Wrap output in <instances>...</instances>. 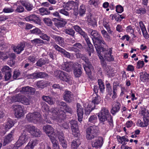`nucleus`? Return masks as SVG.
Returning <instances> with one entry per match:
<instances>
[{"instance_id": "f257e3e1", "label": "nucleus", "mask_w": 149, "mask_h": 149, "mask_svg": "<svg viewBox=\"0 0 149 149\" xmlns=\"http://www.w3.org/2000/svg\"><path fill=\"white\" fill-rule=\"evenodd\" d=\"M88 32L93 37L92 38V40L99 57L103 59V57L104 56L109 61L113 60V56L111 55V54L112 52V48H109L106 45V47H101L96 44L95 42H94V39L100 34L99 32L96 30L91 29L89 30Z\"/></svg>"}, {"instance_id": "f03ea898", "label": "nucleus", "mask_w": 149, "mask_h": 149, "mask_svg": "<svg viewBox=\"0 0 149 149\" xmlns=\"http://www.w3.org/2000/svg\"><path fill=\"white\" fill-rule=\"evenodd\" d=\"M41 105L43 111L47 112L49 111L52 114L51 118L52 119L60 123L63 120L65 116V113L64 111L61 109H58L56 108H52L49 110L48 106L45 102H42Z\"/></svg>"}, {"instance_id": "7ed1b4c3", "label": "nucleus", "mask_w": 149, "mask_h": 149, "mask_svg": "<svg viewBox=\"0 0 149 149\" xmlns=\"http://www.w3.org/2000/svg\"><path fill=\"white\" fill-rule=\"evenodd\" d=\"M97 116L100 124L104 125L105 124V122L107 121L111 126H113L112 117L107 108L102 107Z\"/></svg>"}, {"instance_id": "20e7f679", "label": "nucleus", "mask_w": 149, "mask_h": 149, "mask_svg": "<svg viewBox=\"0 0 149 149\" xmlns=\"http://www.w3.org/2000/svg\"><path fill=\"white\" fill-rule=\"evenodd\" d=\"M98 128L97 126H91L88 127L86 130V138L88 140L93 139L99 133Z\"/></svg>"}, {"instance_id": "39448f33", "label": "nucleus", "mask_w": 149, "mask_h": 149, "mask_svg": "<svg viewBox=\"0 0 149 149\" xmlns=\"http://www.w3.org/2000/svg\"><path fill=\"white\" fill-rule=\"evenodd\" d=\"M26 120L29 122L36 123L41 120V116L38 112H35L33 113H29L26 116Z\"/></svg>"}, {"instance_id": "423d86ee", "label": "nucleus", "mask_w": 149, "mask_h": 149, "mask_svg": "<svg viewBox=\"0 0 149 149\" xmlns=\"http://www.w3.org/2000/svg\"><path fill=\"white\" fill-rule=\"evenodd\" d=\"M54 75L56 77H58L60 79L68 83H72V78L69 76L66 73L60 70L55 72Z\"/></svg>"}, {"instance_id": "0eeeda50", "label": "nucleus", "mask_w": 149, "mask_h": 149, "mask_svg": "<svg viewBox=\"0 0 149 149\" xmlns=\"http://www.w3.org/2000/svg\"><path fill=\"white\" fill-rule=\"evenodd\" d=\"M43 129L44 131L45 132L50 139L53 137H56L57 132H54L53 128L50 125H47L43 127Z\"/></svg>"}, {"instance_id": "6e6552de", "label": "nucleus", "mask_w": 149, "mask_h": 149, "mask_svg": "<svg viewBox=\"0 0 149 149\" xmlns=\"http://www.w3.org/2000/svg\"><path fill=\"white\" fill-rule=\"evenodd\" d=\"M29 138L28 134L24 131L19 136V139L15 143L16 147H19L23 144L26 143L28 141Z\"/></svg>"}, {"instance_id": "1a4fd4ad", "label": "nucleus", "mask_w": 149, "mask_h": 149, "mask_svg": "<svg viewBox=\"0 0 149 149\" xmlns=\"http://www.w3.org/2000/svg\"><path fill=\"white\" fill-rule=\"evenodd\" d=\"M12 107L15 111V116L17 118H20L24 116V113L23 108L21 105H13Z\"/></svg>"}, {"instance_id": "9d476101", "label": "nucleus", "mask_w": 149, "mask_h": 149, "mask_svg": "<svg viewBox=\"0 0 149 149\" xmlns=\"http://www.w3.org/2000/svg\"><path fill=\"white\" fill-rule=\"evenodd\" d=\"M25 129L33 136L35 137H39L41 134V132L39 129L33 125H26Z\"/></svg>"}, {"instance_id": "9b49d317", "label": "nucleus", "mask_w": 149, "mask_h": 149, "mask_svg": "<svg viewBox=\"0 0 149 149\" xmlns=\"http://www.w3.org/2000/svg\"><path fill=\"white\" fill-rule=\"evenodd\" d=\"M52 46L56 50L61 53L63 56L69 58H72V54L67 52L57 44H54L52 45Z\"/></svg>"}, {"instance_id": "f8f14e48", "label": "nucleus", "mask_w": 149, "mask_h": 149, "mask_svg": "<svg viewBox=\"0 0 149 149\" xmlns=\"http://www.w3.org/2000/svg\"><path fill=\"white\" fill-rule=\"evenodd\" d=\"M75 65L78 66V67H81V65L79 64L78 63H76L74 64ZM73 64L72 62H64L62 64L61 66V68L67 72H69L71 71L73 67Z\"/></svg>"}, {"instance_id": "ddd939ff", "label": "nucleus", "mask_w": 149, "mask_h": 149, "mask_svg": "<svg viewBox=\"0 0 149 149\" xmlns=\"http://www.w3.org/2000/svg\"><path fill=\"white\" fill-rule=\"evenodd\" d=\"M63 97L65 101L69 103L72 102L74 100L73 94L71 92L67 90L64 92Z\"/></svg>"}, {"instance_id": "4468645a", "label": "nucleus", "mask_w": 149, "mask_h": 149, "mask_svg": "<svg viewBox=\"0 0 149 149\" xmlns=\"http://www.w3.org/2000/svg\"><path fill=\"white\" fill-rule=\"evenodd\" d=\"M72 134L77 137L79 132L77 121L75 120H71L70 121Z\"/></svg>"}, {"instance_id": "2eb2a0df", "label": "nucleus", "mask_w": 149, "mask_h": 149, "mask_svg": "<svg viewBox=\"0 0 149 149\" xmlns=\"http://www.w3.org/2000/svg\"><path fill=\"white\" fill-rule=\"evenodd\" d=\"M79 3L78 2H74L73 1H70L66 4V9L68 10H70L73 8L74 11H78V9Z\"/></svg>"}, {"instance_id": "dca6fc26", "label": "nucleus", "mask_w": 149, "mask_h": 149, "mask_svg": "<svg viewBox=\"0 0 149 149\" xmlns=\"http://www.w3.org/2000/svg\"><path fill=\"white\" fill-rule=\"evenodd\" d=\"M112 53L111 54V55L113 56V60L109 61L107 59L104 57L103 56V59H101L100 57V59L101 60V63L102 64V65L103 66L104 68L106 69V71H107V72L109 74H111L112 73V68L110 66H107L106 63L104 61V59L107 60V61L109 62L113 61H114V57L113 55H111Z\"/></svg>"}, {"instance_id": "f3484780", "label": "nucleus", "mask_w": 149, "mask_h": 149, "mask_svg": "<svg viewBox=\"0 0 149 149\" xmlns=\"http://www.w3.org/2000/svg\"><path fill=\"white\" fill-rule=\"evenodd\" d=\"M76 112L78 120L81 122L82 121L84 113L83 109L79 103H77L76 106Z\"/></svg>"}, {"instance_id": "a211bd4d", "label": "nucleus", "mask_w": 149, "mask_h": 149, "mask_svg": "<svg viewBox=\"0 0 149 149\" xmlns=\"http://www.w3.org/2000/svg\"><path fill=\"white\" fill-rule=\"evenodd\" d=\"M27 21H33L35 23L39 25L41 24V22L40 18L35 15L32 14L25 18Z\"/></svg>"}, {"instance_id": "6ab92c4d", "label": "nucleus", "mask_w": 149, "mask_h": 149, "mask_svg": "<svg viewBox=\"0 0 149 149\" xmlns=\"http://www.w3.org/2000/svg\"><path fill=\"white\" fill-rule=\"evenodd\" d=\"M120 107L121 105L120 103L117 101L113 102L111 110V113L113 115L115 114L119 111Z\"/></svg>"}, {"instance_id": "aec40b11", "label": "nucleus", "mask_w": 149, "mask_h": 149, "mask_svg": "<svg viewBox=\"0 0 149 149\" xmlns=\"http://www.w3.org/2000/svg\"><path fill=\"white\" fill-rule=\"evenodd\" d=\"M103 139L101 137H99L92 143V146L93 148H100L103 144Z\"/></svg>"}, {"instance_id": "412c9836", "label": "nucleus", "mask_w": 149, "mask_h": 149, "mask_svg": "<svg viewBox=\"0 0 149 149\" xmlns=\"http://www.w3.org/2000/svg\"><path fill=\"white\" fill-rule=\"evenodd\" d=\"M57 135L61 144L63 148H66L67 147V144L66 141L64 139L63 133L62 132H57Z\"/></svg>"}, {"instance_id": "4be33fe9", "label": "nucleus", "mask_w": 149, "mask_h": 149, "mask_svg": "<svg viewBox=\"0 0 149 149\" xmlns=\"http://www.w3.org/2000/svg\"><path fill=\"white\" fill-rule=\"evenodd\" d=\"M19 2L29 11L31 10L34 7L33 5L25 0H19Z\"/></svg>"}, {"instance_id": "5701e85b", "label": "nucleus", "mask_w": 149, "mask_h": 149, "mask_svg": "<svg viewBox=\"0 0 149 149\" xmlns=\"http://www.w3.org/2000/svg\"><path fill=\"white\" fill-rule=\"evenodd\" d=\"M25 46V45L24 42H21L17 46H14L13 47V50L17 54H19L24 50Z\"/></svg>"}, {"instance_id": "b1692460", "label": "nucleus", "mask_w": 149, "mask_h": 149, "mask_svg": "<svg viewBox=\"0 0 149 149\" xmlns=\"http://www.w3.org/2000/svg\"><path fill=\"white\" fill-rule=\"evenodd\" d=\"M14 131L12 130L11 132L6 136L3 140V145L6 146V144L10 143L13 139V134Z\"/></svg>"}, {"instance_id": "393cba45", "label": "nucleus", "mask_w": 149, "mask_h": 149, "mask_svg": "<svg viewBox=\"0 0 149 149\" xmlns=\"http://www.w3.org/2000/svg\"><path fill=\"white\" fill-rule=\"evenodd\" d=\"M50 36L57 42L60 46L62 47H64L65 42L63 38L52 34H50Z\"/></svg>"}, {"instance_id": "a878e982", "label": "nucleus", "mask_w": 149, "mask_h": 149, "mask_svg": "<svg viewBox=\"0 0 149 149\" xmlns=\"http://www.w3.org/2000/svg\"><path fill=\"white\" fill-rule=\"evenodd\" d=\"M35 91V89L29 86L24 87L22 88L20 92L22 93L29 94L30 93H34Z\"/></svg>"}, {"instance_id": "bb28decb", "label": "nucleus", "mask_w": 149, "mask_h": 149, "mask_svg": "<svg viewBox=\"0 0 149 149\" xmlns=\"http://www.w3.org/2000/svg\"><path fill=\"white\" fill-rule=\"evenodd\" d=\"M42 98L43 100L51 105L55 103V98L48 96L43 95L42 96Z\"/></svg>"}, {"instance_id": "cd10ccee", "label": "nucleus", "mask_w": 149, "mask_h": 149, "mask_svg": "<svg viewBox=\"0 0 149 149\" xmlns=\"http://www.w3.org/2000/svg\"><path fill=\"white\" fill-rule=\"evenodd\" d=\"M100 101V97L98 96L97 94L94 93L93 95L92 100V101H90L89 102H92L91 105L95 106L98 104Z\"/></svg>"}, {"instance_id": "c85d7f7f", "label": "nucleus", "mask_w": 149, "mask_h": 149, "mask_svg": "<svg viewBox=\"0 0 149 149\" xmlns=\"http://www.w3.org/2000/svg\"><path fill=\"white\" fill-rule=\"evenodd\" d=\"M141 115L143 116V118L146 119L148 122L149 123V110L143 108L141 110Z\"/></svg>"}, {"instance_id": "c756f323", "label": "nucleus", "mask_w": 149, "mask_h": 149, "mask_svg": "<svg viewBox=\"0 0 149 149\" xmlns=\"http://www.w3.org/2000/svg\"><path fill=\"white\" fill-rule=\"evenodd\" d=\"M144 122L141 121L140 120H139L137 121V125L140 127H147L149 124L147 120L144 118H143Z\"/></svg>"}, {"instance_id": "7c9ffc66", "label": "nucleus", "mask_w": 149, "mask_h": 149, "mask_svg": "<svg viewBox=\"0 0 149 149\" xmlns=\"http://www.w3.org/2000/svg\"><path fill=\"white\" fill-rule=\"evenodd\" d=\"M14 123L13 120L10 119H8L7 122L5 123L4 128L7 131L14 126Z\"/></svg>"}, {"instance_id": "2f4dec72", "label": "nucleus", "mask_w": 149, "mask_h": 149, "mask_svg": "<svg viewBox=\"0 0 149 149\" xmlns=\"http://www.w3.org/2000/svg\"><path fill=\"white\" fill-rule=\"evenodd\" d=\"M92 103V102H89L88 106L85 109V113L86 115H89L91 111L94 109L95 107V106L91 105Z\"/></svg>"}, {"instance_id": "473e14b6", "label": "nucleus", "mask_w": 149, "mask_h": 149, "mask_svg": "<svg viewBox=\"0 0 149 149\" xmlns=\"http://www.w3.org/2000/svg\"><path fill=\"white\" fill-rule=\"evenodd\" d=\"M89 64H87L86 65H83V67L86 74L90 77L91 75V69L92 68V66L91 63H90Z\"/></svg>"}, {"instance_id": "72a5a7b5", "label": "nucleus", "mask_w": 149, "mask_h": 149, "mask_svg": "<svg viewBox=\"0 0 149 149\" xmlns=\"http://www.w3.org/2000/svg\"><path fill=\"white\" fill-rule=\"evenodd\" d=\"M38 143L37 140L30 141L26 146L25 148L26 149H33L34 147Z\"/></svg>"}, {"instance_id": "f704fd0d", "label": "nucleus", "mask_w": 149, "mask_h": 149, "mask_svg": "<svg viewBox=\"0 0 149 149\" xmlns=\"http://www.w3.org/2000/svg\"><path fill=\"white\" fill-rule=\"evenodd\" d=\"M22 95L21 94H18L13 96L11 98L12 102H20Z\"/></svg>"}, {"instance_id": "c9c22d12", "label": "nucleus", "mask_w": 149, "mask_h": 149, "mask_svg": "<svg viewBox=\"0 0 149 149\" xmlns=\"http://www.w3.org/2000/svg\"><path fill=\"white\" fill-rule=\"evenodd\" d=\"M56 137H53L50 139L53 144L54 149H60V146L58 141L56 139Z\"/></svg>"}, {"instance_id": "e433bc0d", "label": "nucleus", "mask_w": 149, "mask_h": 149, "mask_svg": "<svg viewBox=\"0 0 149 149\" xmlns=\"http://www.w3.org/2000/svg\"><path fill=\"white\" fill-rule=\"evenodd\" d=\"M67 24L65 19L60 18L59 21L55 23V25L58 27H62L64 26Z\"/></svg>"}, {"instance_id": "4c0bfd02", "label": "nucleus", "mask_w": 149, "mask_h": 149, "mask_svg": "<svg viewBox=\"0 0 149 149\" xmlns=\"http://www.w3.org/2000/svg\"><path fill=\"white\" fill-rule=\"evenodd\" d=\"M48 62V60L47 59L40 58L37 61L36 64L38 66L41 67L42 65L46 64Z\"/></svg>"}, {"instance_id": "58836bf2", "label": "nucleus", "mask_w": 149, "mask_h": 149, "mask_svg": "<svg viewBox=\"0 0 149 149\" xmlns=\"http://www.w3.org/2000/svg\"><path fill=\"white\" fill-rule=\"evenodd\" d=\"M118 141L119 143L122 144V145H125L126 143V142L129 141V140L126 138L124 136L122 137L119 136L117 138Z\"/></svg>"}, {"instance_id": "ea45409f", "label": "nucleus", "mask_w": 149, "mask_h": 149, "mask_svg": "<svg viewBox=\"0 0 149 149\" xmlns=\"http://www.w3.org/2000/svg\"><path fill=\"white\" fill-rule=\"evenodd\" d=\"M73 28L77 32H78L82 36L86 33L83 31L80 27L78 25H74L73 26Z\"/></svg>"}, {"instance_id": "a19ab883", "label": "nucleus", "mask_w": 149, "mask_h": 149, "mask_svg": "<svg viewBox=\"0 0 149 149\" xmlns=\"http://www.w3.org/2000/svg\"><path fill=\"white\" fill-rule=\"evenodd\" d=\"M20 102L24 105H29L30 103V100L29 98L23 95Z\"/></svg>"}, {"instance_id": "79ce46f5", "label": "nucleus", "mask_w": 149, "mask_h": 149, "mask_svg": "<svg viewBox=\"0 0 149 149\" xmlns=\"http://www.w3.org/2000/svg\"><path fill=\"white\" fill-rule=\"evenodd\" d=\"M64 32L66 34L70 35L72 37H74L75 33V31L72 28H68L65 30Z\"/></svg>"}, {"instance_id": "37998d69", "label": "nucleus", "mask_w": 149, "mask_h": 149, "mask_svg": "<svg viewBox=\"0 0 149 149\" xmlns=\"http://www.w3.org/2000/svg\"><path fill=\"white\" fill-rule=\"evenodd\" d=\"M80 144L81 143L79 139L74 140L72 143L71 148L73 149L76 148H77Z\"/></svg>"}, {"instance_id": "c03bdc74", "label": "nucleus", "mask_w": 149, "mask_h": 149, "mask_svg": "<svg viewBox=\"0 0 149 149\" xmlns=\"http://www.w3.org/2000/svg\"><path fill=\"white\" fill-rule=\"evenodd\" d=\"M39 10L40 13L42 15H48L50 13V11H49L47 8H39Z\"/></svg>"}, {"instance_id": "a18cd8bd", "label": "nucleus", "mask_w": 149, "mask_h": 149, "mask_svg": "<svg viewBox=\"0 0 149 149\" xmlns=\"http://www.w3.org/2000/svg\"><path fill=\"white\" fill-rule=\"evenodd\" d=\"M142 81L144 82H149V74L145 72L143 76H141Z\"/></svg>"}, {"instance_id": "49530a36", "label": "nucleus", "mask_w": 149, "mask_h": 149, "mask_svg": "<svg viewBox=\"0 0 149 149\" xmlns=\"http://www.w3.org/2000/svg\"><path fill=\"white\" fill-rule=\"evenodd\" d=\"M37 79L39 78H44L47 77L48 75L45 72H36Z\"/></svg>"}, {"instance_id": "de8ad7c7", "label": "nucleus", "mask_w": 149, "mask_h": 149, "mask_svg": "<svg viewBox=\"0 0 149 149\" xmlns=\"http://www.w3.org/2000/svg\"><path fill=\"white\" fill-rule=\"evenodd\" d=\"M95 40L97 41V42L100 44H103L105 45V43L103 39L100 34L97 37H96L94 39Z\"/></svg>"}, {"instance_id": "09e8293b", "label": "nucleus", "mask_w": 149, "mask_h": 149, "mask_svg": "<svg viewBox=\"0 0 149 149\" xmlns=\"http://www.w3.org/2000/svg\"><path fill=\"white\" fill-rule=\"evenodd\" d=\"M88 3L90 5H93L95 7H97L100 3L99 0H90Z\"/></svg>"}, {"instance_id": "8fccbe9b", "label": "nucleus", "mask_w": 149, "mask_h": 149, "mask_svg": "<svg viewBox=\"0 0 149 149\" xmlns=\"http://www.w3.org/2000/svg\"><path fill=\"white\" fill-rule=\"evenodd\" d=\"M98 81L100 91L103 92L105 88L104 84L101 79H98Z\"/></svg>"}, {"instance_id": "3c124183", "label": "nucleus", "mask_w": 149, "mask_h": 149, "mask_svg": "<svg viewBox=\"0 0 149 149\" xmlns=\"http://www.w3.org/2000/svg\"><path fill=\"white\" fill-rule=\"evenodd\" d=\"M74 74L76 77H80L82 73V72L80 68H76L74 70Z\"/></svg>"}, {"instance_id": "603ef678", "label": "nucleus", "mask_w": 149, "mask_h": 149, "mask_svg": "<svg viewBox=\"0 0 149 149\" xmlns=\"http://www.w3.org/2000/svg\"><path fill=\"white\" fill-rule=\"evenodd\" d=\"M86 9L84 5L82 4L81 5L79 8V14L81 16L83 15L85 13Z\"/></svg>"}, {"instance_id": "864d4df0", "label": "nucleus", "mask_w": 149, "mask_h": 149, "mask_svg": "<svg viewBox=\"0 0 149 149\" xmlns=\"http://www.w3.org/2000/svg\"><path fill=\"white\" fill-rule=\"evenodd\" d=\"M117 91V86L116 85L113 86V95L112 97V98L113 99V100L117 97V94L116 93Z\"/></svg>"}, {"instance_id": "5fc2aeb1", "label": "nucleus", "mask_w": 149, "mask_h": 149, "mask_svg": "<svg viewBox=\"0 0 149 149\" xmlns=\"http://www.w3.org/2000/svg\"><path fill=\"white\" fill-rule=\"evenodd\" d=\"M97 120V117L96 115H93L90 117L88 119L89 122L94 123Z\"/></svg>"}, {"instance_id": "6e6d98bb", "label": "nucleus", "mask_w": 149, "mask_h": 149, "mask_svg": "<svg viewBox=\"0 0 149 149\" xmlns=\"http://www.w3.org/2000/svg\"><path fill=\"white\" fill-rule=\"evenodd\" d=\"M1 71L5 73H9L11 72V69L8 66H5L3 67L1 69Z\"/></svg>"}, {"instance_id": "4d7b16f0", "label": "nucleus", "mask_w": 149, "mask_h": 149, "mask_svg": "<svg viewBox=\"0 0 149 149\" xmlns=\"http://www.w3.org/2000/svg\"><path fill=\"white\" fill-rule=\"evenodd\" d=\"M57 104L58 106L61 107V108L64 109L68 105L66 103L63 101H58Z\"/></svg>"}, {"instance_id": "13d9d810", "label": "nucleus", "mask_w": 149, "mask_h": 149, "mask_svg": "<svg viewBox=\"0 0 149 149\" xmlns=\"http://www.w3.org/2000/svg\"><path fill=\"white\" fill-rule=\"evenodd\" d=\"M31 31L32 33L37 34L39 36L42 33L40 30L38 28H36L32 30H31Z\"/></svg>"}, {"instance_id": "bf43d9fd", "label": "nucleus", "mask_w": 149, "mask_h": 149, "mask_svg": "<svg viewBox=\"0 0 149 149\" xmlns=\"http://www.w3.org/2000/svg\"><path fill=\"white\" fill-rule=\"evenodd\" d=\"M27 60L29 62L33 64L36 60V57L33 55H31L28 57Z\"/></svg>"}, {"instance_id": "052dcab7", "label": "nucleus", "mask_w": 149, "mask_h": 149, "mask_svg": "<svg viewBox=\"0 0 149 149\" xmlns=\"http://www.w3.org/2000/svg\"><path fill=\"white\" fill-rule=\"evenodd\" d=\"M14 11V10L12 7H5L3 10V12L5 13H12Z\"/></svg>"}, {"instance_id": "680f3d73", "label": "nucleus", "mask_w": 149, "mask_h": 149, "mask_svg": "<svg viewBox=\"0 0 149 149\" xmlns=\"http://www.w3.org/2000/svg\"><path fill=\"white\" fill-rule=\"evenodd\" d=\"M43 21L48 26H51L52 24V22L49 18H44Z\"/></svg>"}, {"instance_id": "e2e57ef3", "label": "nucleus", "mask_w": 149, "mask_h": 149, "mask_svg": "<svg viewBox=\"0 0 149 149\" xmlns=\"http://www.w3.org/2000/svg\"><path fill=\"white\" fill-rule=\"evenodd\" d=\"M39 36L40 38L44 40H46L47 41H49V37L46 34H44L42 32Z\"/></svg>"}, {"instance_id": "0e129e2a", "label": "nucleus", "mask_w": 149, "mask_h": 149, "mask_svg": "<svg viewBox=\"0 0 149 149\" xmlns=\"http://www.w3.org/2000/svg\"><path fill=\"white\" fill-rule=\"evenodd\" d=\"M146 12V9L143 8H141L136 10V13L138 14H144Z\"/></svg>"}, {"instance_id": "69168bd1", "label": "nucleus", "mask_w": 149, "mask_h": 149, "mask_svg": "<svg viewBox=\"0 0 149 149\" xmlns=\"http://www.w3.org/2000/svg\"><path fill=\"white\" fill-rule=\"evenodd\" d=\"M64 110L65 112L71 114H72L74 113L72 109L68 105H67Z\"/></svg>"}, {"instance_id": "338daca9", "label": "nucleus", "mask_w": 149, "mask_h": 149, "mask_svg": "<svg viewBox=\"0 0 149 149\" xmlns=\"http://www.w3.org/2000/svg\"><path fill=\"white\" fill-rule=\"evenodd\" d=\"M8 55H7L6 54L0 52V58L2 59L3 60L6 59L8 57Z\"/></svg>"}, {"instance_id": "774afa93", "label": "nucleus", "mask_w": 149, "mask_h": 149, "mask_svg": "<svg viewBox=\"0 0 149 149\" xmlns=\"http://www.w3.org/2000/svg\"><path fill=\"white\" fill-rule=\"evenodd\" d=\"M144 63L143 61L139 60L137 63L136 68L138 69L142 68L144 65Z\"/></svg>"}]
</instances>
